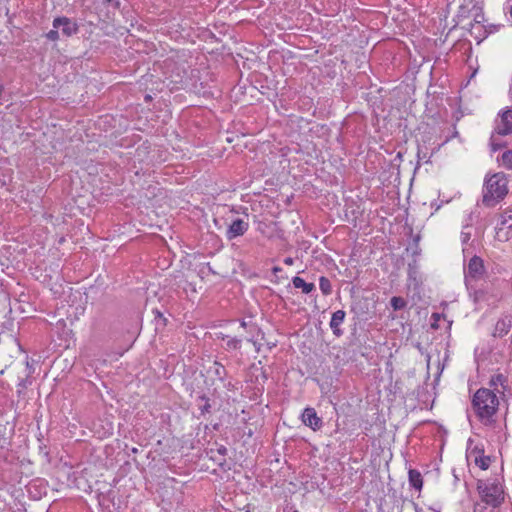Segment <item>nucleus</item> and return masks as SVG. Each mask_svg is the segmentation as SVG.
<instances>
[{
	"mask_svg": "<svg viewBox=\"0 0 512 512\" xmlns=\"http://www.w3.org/2000/svg\"><path fill=\"white\" fill-rule=\"evenodd\" d=\"M284 263L287 264V265H291L293 263V259L292 258H286L284 260Z\"/></svg>",
	"mask_w": 512,
	"mask_h": 512,
	"instance_id": "nucleus-23",
	"label": "nucleus"
},
{
	"mask_svg": "<svg viewBox=\"0 0 512 512\" xmlns=\"http://www.w3.org/2000/svg\"><path fill=\"white\" fill-rule=\"evenodd\" d=\"M292 283L295 288L301 289L305 294H309L315 289V285L313 283H307L303 278L298 276H295L292 279Z\"/></svg>",
	"mask_w": 512,
	"mask_h": 512,
	"instance_id": "nucleus-12",
	"label": "nucleus"
},
{
	"mask_svg": "<svg viewBox=\"0 0 512 512\" xmlns=\"http://www.w3.org/2000/svg\"><path fill=\"white\" fill-rule=\"evenodd\" d=\"M495 132L499 135L512 134V109H507L499 114L496 119Z\"/></svg>",
	"mask_w": 512,
	"mask_h": 512,
	"instance_id": "nucleus-4",
	"label": "nucleus"
},
{
	"mask_svg": "<svg viewBox=\"0 0 512 512\" xmlns=\"http://www.w3.org/2000/svg\"><path fill=\"white\" fill-rule=\"evenodd\" d=\"M390 303L394 310H401L406 306V301L402 297H392Z\"/></svg>",
	"mask_w": 512,
	"mask_h": 512,
	"instance_id": "nucleus-17",
	"label": "nucleus"
},
{
	"mask_svg": "<svg viewBox=\"0 0 512 512\" xmlns=\"http://www.w3.org/2000/svg\"><path fill=\"white\" fill-rule=\"evenodd\" d=\"M409 482L415 489L420 490L423 485L421 473L417 470L411 469L409 471Z\"/></svg>",
	"mask_w": 512,
	"mask_h": 512,
	"instance_id": "nucleus-14",
	"label": "nucleus"
},
{
	"mask_svg": "<svg viewBox=\"0 0 512 512\" xmlns=\"http://www.w3.org/2000/svg\"><path fill=\"white\" fill-rule=\"evenodd\" d=\"M215 364L218 366V368L216 369V373L220 374V368L223 369V367L217 363H215Z\"/></svg>",
	"mask_w": 512,
	"mask_h": 512,
	"instance_id": "nucleus-24",
	"label": "nucleus"
},
{
	"mask_svg": "<svg viewBox=\"0 0 512 512\" xmlns=\"http://www.w3.org/2000/svg\"><path fill=\"white\" fill-rule=\"evenodd\" d=\"M512 326V318L505 317L497 321L495 325L494 335L498 337L505 336Z\"/></svg>",
	"mask_w": 512,
	"mask_h": 512,
	"instance_id": "nucleus-11",
	"label": "nucleus"
},
{
	"mask_svg": "<svg viewBox=\"0 0 512 512\" xmlns=\"http://www.w3.org/2000/svg\"><path fill=\"white\" fill-rule=\"evenodd\" d=\"M345 316L346 313L344 310H337L332 314L329 325L333 334L338 337L342 335V330L340 329V326L344 322Z\"/></svg>",
	"mask_w": 512,
	"mask_h": 512,
	"instance_id": "nucleus-9",
	"label": "nucleus"
},
{
	"mask_svg": "<svg viewBox=\"0 0 512 512\" xmlns=\"http://www.w3.org/2000/svg\"><path fill=\"white\" fill-rule=\"evenodd\" d=\"M508 389V379L502 373L491 376L488 387L478 389L472 398V407L477 417L484 423L491 421L497 413L500 399Z\"/></svg>",
	"mask_w": 512,
	"mask_h": 512,
	"instance_id": "nucleus-1",
	"label": "nucleus"
},
{
	"mask_svg": "<svg viewBox=\"0 0 512 512\" xmlns=\"http://www.w3.org/2000/svg\"><path fill=\"white\" fill-rule=\"evenodd\" d=\"M468 459L474 461L475 465H477L482 470H486L490 466V457L483 455L480 451H477L476 449H473L469 455Z\"/></svg>",
	"mask_w": 512,
	"mask_h": 512,
	"instance_id": "nucleus-10",
	"label": "nucleus"
},
{
	"mask_svg": "<svg viewBox=\"0 0 512 512\" xmlns=\"http://www.w3.org/2000/svg\"><path fill=\"white\" fill-rule=\"evenodd\" d=\"M499 165L505 169L512 170V149L504 151L498 158Z\"/></svg>",
	"mask_w": 512,
	"mask_h": 512,
	"instance_id": "nucleus-13",
	"label": "nucleus"
},
{
	"mask_svg": "<svg viewBox=\"0 0 512 512\" xmlns=\"http://www.w3.org/2000/svg\"><path fill=\"white\" fill-rule=\"evenodd\" d=\"M508 194V179L503 172L486 175L483 185L482 202L487 207H494Z\"/></svg>",
	"mask_w": 512,
	"mask_h": 512,
	"instance_id": "nucleus-2",
	"label": "nucleus"
},
{
	"mask_svg": "<svg viewBox=\"0 0 512 512\" xmlns=\"http://www.w3.org/2000/svg\"><path fill=\"white\" fill-rule=\"evenodd\" d=\"M469 239L467 234H463V241H467Z\"/></svg>",
	"mask_w": 512,
	"mask_h": 512,
	"instance_id": "nucleus-25",
	"label": "nucleus"
},
{
	"mask_svg": "<svg viewBox=\"0 0 512 512\" xmlns=\"http://www.w3.org/2000/svg\"><path fill=\"white\" fill-rule=\"evenodd\" d=\"M319 287L324 295H329L332 291L331 283L326 277L320 278Z\"/></svg>",
	"mask_w": 512,
	"mask_h": 512,
	"instance_id": "nucleus-16",
	"label": "nucleus"
},
{
	"mask_svg": "<svg viewBox=\"0 0 512 512\" xmlns=\"http://www.w3.org/2000/svg\"><path fill=\"white\" fill-rule=\"evenodd\" d=\"M301 419L306 426L310 427L314 431H317L322 427V420L317 415L314 408H305L302 413Z\"/></svg>",
	"mask_w": 512,
	"mask_h": 512,
	"instance_id": "nucleus-6",
	"label": "nucleus"
},
{
	"mask_svg": "<svg viewBox=\"0 0 512 512\" xmlns=\"http://www.w3.org/2000/svg\"><path fill=\"white\" fill-rule=\"evenodd\" d=\"M477 490L481 503L500 507L504 501V490L498 479L479 480Z\"/></svg>",
	"mask_w": 512,
	"mask_h": 512,
	"instance_id": "nucleus-3",
	"label": "nucleus"
},
{
	"mask_svg": "<svg viewBox=\"0 0 512 512\" xmlns=\"http://www.w3.org/2000/svg\"><path fill=\"white\" fill-rule=\"evenodd\" d=\"M107 3L115 6V7H118L119 6V2L118 0H105Z\"/></svg>",
	"mask_w": 512,
	"mask_h": 512,
	"instance_id": "nucleus-22",
	"label": "nucleus"
},
{
	"mask_svg": "<svg viewBox=\"0 0 512 512\" xmlns=\"http://www.w3.org/2000/svg\"><path fill=\"white\" fill-rule=\"evenodd\" d=\"M241 347V339L239 338H229L226 342L227 350H236Z\"/></svg>",
	"mask_w": 512,
	"mask_h": 512,
	"instance_id": "nucleus-18",
	"label": "nucleus"
},
{
	"mask_svg": "<svg viewBox=\"0 0 512 512\" xmlns=\"http://www.w3.org/2000/svg\"><path fill=\"white\" fill-rule=\"evenodd\" d=\"M473 512H499V507L481 503V502H477L474 505Z\"/></svg>",
	"mask_w": 512,
	"mask_h": 512,
	"instance_id": "nucleus-15",
	"label": "nucleus"
},
{
	"mask_svg": "<svg viewBox=\"0 0 512 512\" xmlns=\"http://www.w3.org/2000/svg\"><path fill=\"white\" fill-rule=\"evenodd\" d=\"M484 265L481 258L474 256L470 259L467 267V276L478 278L483 274Z\"/></svg>",
	"mask_w": 512,
	"mask_h": 512,
	"instance_id": "nucleus-8",
	"label": "nucleus"
},
{
	"mask_svg": "<svg viewBox=\"0 0 512 512\" xmlns=\"http://www.w3.org/2000/svg\"><path fill=\"white\" fill-rule=\"evenodd\" d=\"M47 38L51 41H56L59 39V33L57 29H52L46 34Z\"/></svg>",
	"mask_w": 512,
	"mask_h": 512,
	"instance_id": "nucleus-19",
	"label": "nucleus"
},
{
	"mask_svg": "<svg viewBox=\"0 0 512 512\" xmlns=\"http://www.w3.org/2000/svg\"><path fill=\"white\" fill-rule=\"evenodd\" d=\"M246 325H247V324H246V322H245V321H242V322H241V327L245 328V327H246Z\"/></svg>",
	"mask_w": 512,
	"mask_h": 512,
	"instance_id": "nucleus-26",
	"label": "nucleus"
},
{
	"mask_svg": "<svg viewBox=\"0 0 512 512\" xmlns=\"http://www.w3.org/2000/svg\"><path fill=\"white\" fill-rule=\"evenodd\" d=\"M53 28H61L62 34L69 37L78 30L77 24L67 17H58L53 21Z\"/></svg>",
	"mask_w": 512,
	"mask_h": 512,
	"instance_id": "nucleus-7",
	"label": "nucleus"
},
{
	"mask_svg": "<svg viewBox=\"0 0 512 512\" xmlns=\"http://www.w3.org/2000/svg\"><path fill=\"white\" fill-rule=\"evenodd\" d=\"M490 145H491V150L494 151V152L501 148V145L496 143L494 139L491 140V144Z\"/></svg>",
	"mask_w": 512,
	"mask_h": 512,
	"instance_id": "nucleus-21",
	"label": "nucleus"
},
{
	"mask_svg": "<svg viewBox=\"0 0 512 512\" xmlns=\"http://www.w3.org/2000/svg\"><path fill=\"white\" fill-rule=\"evenodd\" d=\"M249 228L248 221H245L244 219L237 218L231 222V224L228 226L226 237L229 240L235 239L239 236L244 235Z\"/></svg>",
	"mask_w": 512,
	"mask_h": 512,
	"instance_id": "nucleus-5",
	"label": "nucleus"
},
{
	"mask_svg": "<svg viewBox=\"0 0 512 512\" xmlns=\"http://www.w3.org/2000/svg\"><path fill=\"white\" fill-rule=\"evenodd\" d=\"M505 9L508 10L510 18L512 20V0H507Z\"/></svg>",
	"mask_w": 512,
	"mask_h": 512,
	"instance_id": "nucleus-20",
	"label": "nucleus"
}]
</instances>
